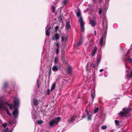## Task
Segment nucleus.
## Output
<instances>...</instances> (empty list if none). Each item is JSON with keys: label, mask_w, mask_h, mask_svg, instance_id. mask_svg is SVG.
Wrapping results in <instances>:
<instances>
[{"label": "nucleus", "mask_w": 132, "mask_h": 132, "mask_svg": "<svg viewBox=\"0 0 132 132\" xmlns=\"http://www.w3.org/2000/svg\"><path fill=\"white\" fill-rule=\"evenodd\" d=\"M61 119V118L58 117L55 118L54 120H50L49 122L50 126L51 127L53 125L57 124L58 122L60 121Z\"/></svg>", "instance_id": "1"}, {"label": "nucleus", "mask_w": 132, "mask_h": 132, "mask_svg": "<svg viewBox=\"0 0 132 132\" xmlns=\"http://www.w3.org/2000/svg\"><path fill=\"white\" fill-rule=\"evenodd\" d=\"M4 103L2 100H0V109H5L8 114L10 116H11V114L9 112V110L7 109V108L4 105Z\"/></svg>", "instance_id": "2"}, {"label": "nucleus", "mask_w": 132, "mask_h": 132, "mask_svg": "<svg viewBox=\"0 0 132 132\" xmlns=\"http://www.w3.org/2000/svg\"><path fill=\"white\" fill-rule=\"evenodd\" d=\"M122 59L125 62H128V63L132 64V57L130 56H123Z\"/></svg>", "instance_id": "3"}, {"label": "nucleus", "mask_w": 132, "mask_h": 132, "mask_svg": "<svg viewBox=\"0 0 132 132\" xmlns=\"http://www.w3.org/2000/svg\"><path fill=\"white\" fill-rule=\"evenodd\" d=\"M14 108H18L19 106L20 101L17 98H14L13 101Z\"/></svg>", "instance_id": "4"}, {"label": "nucleus", "mask_w": 132, "mask_h": 132, "mask_svg": "<svg viewBox=\"0 0 132 132\" xmlns=\"http://www.w3.org/2000/svg\"><path fill=\"white\" fill-rule=\"evenodd\" d=\"M60 35L58 33H56L54 34V36H53L51 38V39L53 41L55 40L56 42H57V40H59L60 38Z\"/></svg>", "instance_id": "5"}, {"label": "nucleus", "mask_w": 132, "mask_h": 132, "mask_svg": "<svg viewBox=\"0 0 132 132\" xmlns=\"http://www.w3.org/2000/svg\"><path fill=\"white\" fill-rule=\"evenodd\" d=\"M14 110L13 111L12 114L14 118H16L18 117L19 113L18 110L17 108H14Z\"/></svg>", "instance_id": "6"}, {"label": "nucleus", "mask_w": 132, "mask_h": 132, "mask_svg": "<svg viewBox=\"0 0 132 132\" xmlns=\"http://www.w3.org/2000/svg\"><path fill=\"white\" fill-rule=\"evenodd\" d=\"M129 70H126L127 72L126 76L127 78L129 79H131L132 78V70L130 71V74L128 72Z\"/></svg>", "instance_id": "7"}, {"label": "nucleus", "mask_w": 132, "mask_h": 132, "mask_svg": "<svg viewBox=\"0 0 132 132\" xmlns=\"http://www.w3.org/2000/svg\"><path fill=\"white\" fill-rule=\"evenodd\" d=\"M33 105L35 106H37L38 104H39V101L36 98H33Z\"/></svg>", "instance_id": "8"}, {"label": "nucleus", "mask_w": 132, "mask_h": 132, "mask_svg": "<svg viewBox=\"0 0 132 132\" xmlns=\"http://www.w3.org/2000/svg\"><path fill=\"white\" fill-rule=\"evenodd\" d=\"M68 67L67 73H68L69 75H71L72 73V68L70 66H68Z\"/></svg>", "instance_id": "9"}, {"label": "nucleus", "mask_w": 132, "mask_h": 132, "mask_svg": "<svg viewBox=\"0 0 132 132\" xmlns=\"http://www.w3.org/2000/svg\"><path fill=\"white\" fill-rule=\"evenodd\" d=\"M104 38H105V37H104V34H103L99 42V43L101 46H102L103 45V42Z\"/></svg>", "instance_id": "10"}, {"label": "nucleus", "mask_w": 132, "mask_h": 132, "mask_svg": "<svg viewBox=\"0 0 132 132\" xmlns=\"http://www.w3.org/2000/svg\"><path fill=\"white\" fill-rule=\"evenodd\" d=\"M4 105H6L9 106V108L10 109L12 110L13 106V105L12 104L11 105L9 103L7 102H4Z\"/></svg>", "instance_id": "11"}, {"label": "nucleus", "mask_w": 132, "mask_h": 132, "mask_svg": "<svg viewBox=\"0 0 132 132\" xmlns=\"http://www.w3.org/2000/svg\"><path fill=\"white\" fill-rule=\"evenodd\" d=\"M97 47L95 46L93 50L92 53V56H94L95 54L97 51Z\"/></svg>", "instance_id": "12"}, {"label": "nucleus", "mask_w": 132, "mask_h": 132, "mask_svg": "<svg viewBox=\"0 0 132 132\" xmlns=\"http://www.w3.org/2000/svg\"><path fill=\"white\" fill-rule=\"evenodd\" d=\"M51 29V27L50 26L47 29L46 31V35L48 36H49L50 35V30Z\"/></svg>", "instance_id": "13"}, {"label": "nucleus", "mask_w": 132, "mask_h": 132, "mask_svg": "<svg viewBox=\"0 0 132 132\" xmlns=\"http://www.w3.org/2000/svg\"><path fill=\"white\" fill-rule=\"evenodd\" d=\"M132 109L131 108H130L128 107L127 108H124L122 109V110L123 111H126L127 112H129Z\"/></svg>", "instance_id": "14"}, {"label": "nucleus", "mask_w": 132, "mask_h": 132, "mask_svg": "<svg viewBox=\"0 0 132 132\" xmlns=\"http://www.w3.org/2000/svg\"><path fill=\"white\" fill-rule=\"evenodd\" d=\"M101 60V58L99 56H97V63L96 65L97 66L98 65Z\"/></svg>", "instance_id": "15"}, {"label": "nucleus", "mask_w": 132, "mask_h": 132, "mask_svg": "<svg viewBox=\"0 0 132 132\" xmlns=\"http://www.w3.org/2000/svg\"><path fill=\"white\" fill-rule=\"evenodd\" d=\"M82 40L81 39H79L78 42L77 43V46L78 47L79 46L82 44Z\"/></svg>", "instance_id": "16"}, {"label": "nucleus", "mask_w": 132, "mask_h": 132, "mask_svg": "<svg viewBox=\"0 0 132 132\" xmlns=\"http://www.w3.org/2000/svg\"><path fill=\"white\" fill-rule=\"evenodd\" d=\"M66 27L67 29H69L70 27L69 22H67L66 24Z\"/></svg>", "instance_id": "17"}, {"label": "nucleus", "mask_w": 132, "mask_h": 132, "mask_svg": "<svg viewBox=\"0 0 132 132\" xmlns=\"http://www.w3.org/2000/svg\"><path fill=\"white\" fill-rule=\"evenodd\" d=\"M90 23L91 24L92 26L93 27H94L96 25V24L95 23L94 21L93 20H90Z\"/></svg>", "instance_id": "18"}, {"label": "nucleus", "mask_w": 132, "mask_h": 132, "mask_svg": "<svg viewBox=\"0 0 132 132\" xmlns=\"http://www.w3.org/2000/svg\"><path fill=\"white\" fill-rule=\"evenodd\" d=\"M80 30L81 31L83 32L84 30V24L80 25Z\"/></svg>", "instance_id": "19"}, {"label": "nucleus", "mask_w": 132, "mask_h": 132, "mask_svg": "<svg viewBox=\"0 0 132 132\" xmlns=\"http://www.w3.org/2000/svg\"><path fill=\"white\" fill-rule=\"evenodd\" d=\"M56 83L55 82H54L53 84H52V86L51 88V91H52L54 89Z\"/></svg>", "instance_id": "20"}, {"label": "nucleus", "mask_w": 132, "mask_h": 132, "mask_svg": "<svg viewBox=\"0 0 132 132\" xmlns=\"http://www.w3.org/2000/svg\"><path fill=\"white\" fill-rule=\"evenodd\" d=\"M130 50H129L127 52V53H126V55H123V56H130Z\"/></svg>", "instance_id": "21"}, {"label": "nucleus", "mask_w": 132, "mask_h": 132, "mask_svg": "<svg viewBox=\"0 0 132 132\" xmlns=\"http://www.w3.org/2000/svg\"><path fill=\"white\" fill-rule=\"evenodd\" d=\"M52 69L53 71H57L58 70V68L55 65L53 67Z\"/></svg>", "instance_id": "22"}, {"label": "nucleus", "mask_w": 132, "mask_h": 132, "mask_svg": "<svg viewBox=\"0 0 132 132\" xmlns=\"http://www.w3.org/2000/svg\"><path fill=\"white\" fill-rule=\"evenodd\" d=\"M79 21L80 22V24H84V23L83 22V20H82V18L81 16L80 18Z\"/></svg>", "instance_id": "23"}, {"label": "nucleus", "mask_w": 132, "mask_h": 132, "mask_svg": "<svg viewBox=\"0 0 132 132\" xmlns=\"http://www.w3.org/2000/svg\"><path fill=\"white\" fill-rule=\"evenodd\" d=\"M81 15V12L79 9L78 10V11L76 13V15L77 17H80Z\"/></svg>", "instance_id": "24"}, {"label": "nucleus", "mask_w": 132, "mask_h": 132, "mask_svg": "<svg viewBox=\"0 0 132 132\" xmlns=\"http://www.w3.org/2000/svg\"><path fill=\"white\" fill-rule=\"evenodd\" d=\"M124 64L125 68L127 69H129L130 68V67L128 66V62H125Z\"/></svg>", "instance_id": "25"}, {"label": "nucleus", "mask_w": 132, "mask_h": 132, "mask_svg": "<svg viewBox=\"0 0 132 132\" xmlns=\"http://www.w3.org/2000/svg\"><path fill=\"white\" fill-rule=\"evenodd\" d=\"M75 120V119L73 117H72L69 120V122L70 123H72Z\"/></svg>", "instance_id": "26"}, {"label": "nucleus", "mask_w": 132, "mask_h": 132, "mask_svg": "<svg viewBox=\"0 0 132 132\" xmlns=\"http://www.w3.org/2000/svg\"><path fill=\"white\" fill-rule=\"evenodd\" d=\"M89 63H87V65H86V70L87 71H88L90 70L91 69L90 68H89Z\"/></svg>", "instance_id": "27"}, {"label": "nucleus", "mask_w": 132, "mask_h": 132, "mask_svg": "<svg viewBox=\"0 0 132 132\" xmlns=\"http://www.w3.org/2000/svg\"><path fill=\"white\" fill-rule=\"evenodd\" d=\"M119 114L120 116H123L125 115V112L123 111H121L119 113Z\"/></svg>", "instance_id": "28"}, {"label": "nucleus", "mask_w": 132, "mask_h": 132, "mask_svg": "<svg viewBox=\"0 0 132 132\" xmlns=\"http://www.w3.org/2000/svg\"><path fill=\"white\" fill-rule=\"evenodd\" d=\"M98 109H99L98 108H95L93 112V113L95 114L97 113L98 112Z\"/></svg>", "instance_id": "29"}, {"label": "nucleus", "mask_w": 132, "mask_h": 132, "mask_svg": "<svg viewBox=\"0 0 132 132\" xmlns=\"http://www.w3.org/2000/svg\"><path fill=\"white\" fill-rule=\"evenodd\" d=\"M91 96L92 97V99L93 100L94 98L95 95L94 93H92L91 92Z\"/></svg>", "instance_id": "30"}, {"label": "nucleus", "mask_w": 132, "mask_h": 132, "mask_svg": "<svg viewBox=\"0 0 132 132\" xmlns=\"http://www.w3.org/2000/svg\"><path fill=\"white\" fill-rule=\"evenodd\" d=\"M51 9H52V12L53 13L55 12V6L54 5H52L51 6Z\"/></svg>", "instance_id": "31"}, {"label": "nucleus", "mask_w": 132, "mask_h": 132, "mask_svg": "<svg viewBox=\"0 0 132 132\" xmlns=\"http://www.w3.org/2000/svg\"><path fill=\"white\" fill-rule=\"evenodd\" d=\"M55 46L57 47V48H59L60 47V44L59 42L55 43Z\"/></svg>", "instance_id": "32"}, {"label": "nucleus", "mask_w": 132, "mask_h": 132, "mask_svg": "<svg viewBox=\"0 0 132 132\" xmlns=\"http://www.w3.org/2000/svg\"><path fill=\"white\" fill-rule=\"evenodd\" d=\"M68 0H65L64 1L62 2V3H63L64 5H65L68 3Z\"/></svg>", "instance_id": "33"}, {"label": "nucleus", "mask_w": 132, "mask_h": 132, "mask_svg": "<svg viewBox=\"0 0 132 132\" xmlns=\"http://www.w3.org/2000/svg\"><path fill=\"white\" fill-rule=\"evenodd\" d=\"M107 34V30H104V33L103 34L104 35V37H105V38L106 36V34Z\"/></svg>", "instance_id": "34"}, {"label": "nucleus", "mask_w": 132, "mask_h": 132, "mask_svg": "<svg viewBox=\"0 0 132 132\" xmlns=\"http://www.w3.org/2000/svg\"><path fill=\"white\" fill-rule=\"evenodd\" d=\"M107 127L105 125H103L101 127V128L103 130H105L106 129Z\"/></svg>", "instance_id": "35"}, {"label": "nucleus", "mask_w": 132, "mask_h": 132, "mask_svg": "<svg viewBox=\"0 0 132 132\" xmlns=\"http://www.w3.org/2000/svg\"><path fill=\"white\" fill-rule=\"evenodd\" d=\"M102 12V10L101 8H99V10L98 11V14L100 15Z\"/></svg>", "instance_id": "36"}, {"label": "nucleus", "mask_w": 132, "mask_h": 132, "mask_svg": "<svg viewBox=\"0 0 132 132\" xmlns=\"http://www.w3.org/2000/svg\"><path fill=\"white\" fill-rule=\"evenodd\" d=\"M59 28V26H56L55 28V30L56 32L57 31L58 29Z\"/></svg>", "instance_id": "37"}, {"label": "nucleus", "mask_w": 132, "mask_h": 132, "mask_svg": "<svg viewBox=\"0 0 132 132\" xmlns=\"http://www.w3.org/2000/svg\"><path fill=\"white\" fill-rule=\"evenodd\" d=\"M88 117V118L87 119V120H90L92 119V116L91 115H89L88 116H87Z\"/></svg>", "instance_id": "38"}, {"label": "nucleus", "mask_w": 132, "mask_h": 132, "mask_svg": "<svg viewBox=\"0 0 132 132\" xmlns=\"http://www.w3.org/2000/svg\"><path fill=\"white\" fill-rule=\"evenodd\" d=\"M115 122L116 125H118L119 123V122L117 120H115Z\"/></svg>", "instance_id": "39"}, {"label": "nucleus", "mask_w": 132, "mask_h": 132, "mask_svg": "<svg viewBox=\"0 0 132 132\" xmlns=\"http://www.w3.org/2000/svg\"><path fill=\"white\" fill-rule=\"evenodd\" d=\"M54 62L55 63H57L58 62V60L56 57H55L54 60Z\"/></svg>", "instance_id": "40"}, {"label": "nucleus", "mask_w": 132, "mask_h": 132, "mask_svg": "<svg viewBox=\"0 0 132 132\" xmlns=\"http://www.w3.org/2000/svg\"><path fill=\"white\" fill-rule=\"evenodd\" d=\"M43 122V121L42 120H39L37 122V123L39 125L42 124Z\"/></svg>", "instance_id": "41"}, {"label": "nucleus", "mask_w": 132, "mask_h": 132, "mask_svg": "<svg viewBox=\"0 0 132 132\" xmlns=\"http://www.w3.org/2000/svg\"><path fill=\"white\" fill-rule=\"evenodd\" d=\"M64 40V37L62 36L61 38V41L62 42H63Z\"/></svg>", "instance_id": "42"}, {"label": "nucleus", "mask_w": 132, "mask_h": 132, "mask_svg": "<svg viewBox=\"0 0 132 132\" xmlns=\"http://www.w3.org/2000/svg\"><path fill=\"white\" fill-rule=\"evenodd\" d=\"M86 115H87V116H89V112L87 110H86Z\"/></svg>", "instance_id": "43"}, {"label": "nucleus", "mask_w": 132, "mask_h": 132, "mask_svg": "<svg viewBox=\"0 0 132 132\" xmlns=\"http://www.w3.org/2000/svg\"><path fill=\"white\" fill-rule=\"evenodd\" d=\"M90 68H92V67H95V65H94V64L92 63L90 65Z\"/></svg>", "instance_id": "44"}, {"label": "nucleus", "mask_w": 132, "mask_h": 132, "mask_svg": "<svg viewBox=\"0 0 132 132\" xmlns=\"http://www.w3.org/2000/svg\"><path fill=\"white\" fill-rule=\"evenodd\" d=\"M59 51V48H57L56 51V54H58Z\"/></svg>", "instance_id": "45"}, {"label": "nucleus", "mask_w": 132, "mask_h": 132, "mask_svg": "<svg viewBox=\"0 0 132 132\" xmlns=\"http://www.w3.org/2000/svg\"><path fill=\"white\" fill-rule=\"evenodd\" d=\"M59 19L61 20V21H62V17L61 15H60L59 17Z\"/></svg>", "instance_id": "46"}, {"label": "nucleus", "mask_w": 132, "mask_h": 132, "mask_svg": "<svg viewBox=\"0 0 132 132\" xmlns=\"http://www.w3.org/2000/svg\"><path fill=\"white\" fill-rule=\"evenodd\" d=\"M7 86V83H5L4 85V88H6Z\"/></svg>", "instance_id": "47"}, {"label": "nucleus", "mask_w": 132, "mask_h": 132, "mask_svg": "<svg viewBox=\"0 0 132 132\" xmlns=\"http://www.w3.org/2000/svg\"><path fill=\"white\" fill-rule=\"evenodd\" d=\"M37 87L38 88H39V82H39V81H38V79L37 80Z\"/></svg>", "instance_id": "48"}, {"label": "nucleus", "mask_w": 132, "mask_h": 132, "mask_svg": "<svg viewBox=\"0 0 132 132\" xmlns=\"http://www.w3.org/2000/svg\"><path fill=\"white\" fill-rule=\"evenodd\" d=\"M51 69H50V70H49V72H48V73L49 75V76H50L51 74Z\"/></svg>", "instance_id": "49"}, {"label": "nucleus", "mask_w": 132, "mask_h": 132, "mask_svg": "<svg viewBox=\"0 0 132 132\" xmlns=\"http://www.w3.org/2000/svg\"><path fill=\"white\" fill-rule=\"evenodd\" d=\"M4 128H5L6 126L7 125L6 123H4L2 124Z\"/></svg>", "instance_id": "50"}, {"label": "nucleus", "mask_w": 132, "mask_h": 132, "mask_svg": "<svg viewBox=\"0 0 132 132\" xmlns=\"http://www.w3.org/2000/svg\"><path fill=\"white\" fill-rule=\"evenodd\" d=\"M8 128H6L4 132H8Z\"/></svg>", "instance_id": "51"}, {"label": "nucleus", "mask_w": 132, "mask_h": 132, "mask_svg": "<svg viewBox=\"0 0 132 132\" xmlns=\"http://www.w3.org/2000/svg\"><path fill=\"white\" fill-rule=\"evenodd\" d=\"M103 23H106V29L105 30H107L108 29V27L107 26V23L106 22V21H105V22H103Z\"/></svg>", "instance_id": "52"}, {"label": "nucleus", "mask_w": 132, "mask_h": 132, "mask_svg": "<svg viewBox=\"0 0 132 132\" xmlns=\"http://www.w3.org/2000/svg\"><path fill=\"white\" fill-rule=\"evenodd\" d=\"M124 111V112H125V114H128V112L126 111Z\"/></svg>", "instance_id": "53"}, {"label": "nucleus", "mask_w": 132, "mask_h": 132, "mask_svg": "<svg viewBox=\"0 0 132 132\" xmlns=\"http://www.w3.org/2000/svg\"><path fill=\"white\" fill-rule=\"evenodd\" d=\"M50 89H48L47 90V93L48 95H49L50 94Z\"/></svg>", "instance_id": "54"}, {"label": "nucleus", "mask_w": 132, "mask_h": 132, "mask_svg": "<svg viewBox=\"0 0 132 132\" xmlns=\"http://www.w3.org/2000/svg\"><path fill=\"white\" fill-rule=\"evenodd\" d=\"M86 117V116L85 115V114H84L82 116V118H85Z\"/></svg>", "instance_id": "55"}, {"label": "nucleus", "mask_w": 132, "mask_h": 132, "mask_svg": "<svg viewBox=\"0 0 132 132\" xmlns=\"http://www.w3.org/2000/svg\"><path fill=\"white\" fill-rule=\"evenodd\" d=\"M103 71V69H101L100 70V72H102Z\"/></svg>", "instance_id": "56"}, {"label": "nucleus", "mask_w": 132, "mask_h": 132, "mask_svg": "<svg viewBox=\"0 0 132 132\" xmlns=\"http://www.w3.org/2000/svg\"><path fill=\"white\" fill-rule=\"evenodd\" d=\"M63 58H64V57H62V59H62V61L63 62H64V59H63Z\"/></svg>", "instance_id": "57"}, {"label": "nucleus", "mask_w": 132, "mask_h": 132, "mask_svg": "<svg viewBox=\"0 0 132 132\" xmlns=\"http://www.w3.org/2000/svg\"><path fill=\"white\" fill-rule=\"evenodd\" d=\"M96 31H94V33L95 35H96Z\"/></svg>", "instance_id": "58"}, {"label": "nucleus", "mask_w": 132, "mask_h": 132, "mask_svg": "<svg viewBox=\"0 0 132 132\" xmlns=\"http://www.w3.org/2000/svg\"><path fill=\"white\" fill-rule=\"evenodd\" d=\"M102 0H99V2L100 3L101 2Z\"/></svg>", "instance_id": "59"}, {"label": "nucleus", "mask_w": 132, "mask_h": 132, "mask_svg": "<svg viewBox=\"0 0 132 132\" xmlns=\"http://www.w3.org/2000/svg\"><path fill=\"white\" fill-rule=\"evenodd\" d=\"M103 20H104L105 21V20H106V18H104L103 19Z\"/></svg>", "instance_id": "60"}, {"label": "nucleus", "mask_w": 132, "mask_h": 132, "mask_svg": "<svg viewBox=\"0 0 132 132\" xmlns=\"http://www.w3.org/2000/svg\"><path fill=\"white\" fill-rule=\"evenodd\" d=\"M96 1V0H93V2H95Z\"/></svg>", "instance_id": "61"}, {"label": "nucleus", "mask_w": 132, "mask_h": 132, "mask_svg": "<svg viewBox=\"0 0 132 132\" xmlns=\"http://www.w3.org/2000/svg\"><path fill=\"white\" fill-rule=\"evenodd\" d=\"M131 47H132V44L131 45Z\"/></svg>", "instance_id": "62"}, {"label": "nucleus", "mask_w": 132, "mask_h": 132, "mask_svg": "<svg viewBox=\"0 0 132 132\" xmlns=\"http://www.w3.org/2000/svg\"><path fill=\"white\" fill-rule=\"evenodd\" d=\"M10 123H11L12 122H11V121L10 122H9Z\"/></svg>", "instance_id": "63"}, {"label": "nucleus", "mask_w": 132, "mask_h": 132, "mask_svg": "<svg viewBox=\"0 0 132 132\" xmlns=\"http://www.w3.org/2000/svg\"><path fill=\"white\" fill-rule=\"evenodd\" d=\"M131 92H132V89L131 90Z\"/></svg>", "instance_id": "64"}]
</instances>
